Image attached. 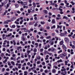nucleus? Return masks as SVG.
<instances>
[{"instance_id": "nucleus-48", "label": "nucleus", "mask_w": 75, "mask_h": 75, "mask_svg": "<svg viewBox=\"0 0 75 75\" xmlns=\"http://www.w3.org/2000/svg\"><path fill=\"white\" fill-rule=\"evenodd\" d=\"M1 56L2 57H3V56H4V54L3 53H1Z\"/></svg>"}, {"instance_id": "nucleus-35", "label": "nucleus", "mask_w": 75, "mask_h": 75, "mask_svg": "<svg viewBox=\"0 0 75 75\" xmlns=\"http://www.w3.org/2000/svg\"><path fill=\"white\" fill-rule=\"evenodd\" d=\"M71 4H72V5H73V6H74V5H75V3H74V2L73 1H71Z\"/></svg>"}, {"instance_id": "nucleus-31", "label": "nucleus", "mask_w": 75, "mask_h": 75, "mask_svg": "<svg viewBox=\"0 0 75 75\" xmlns=\"http://www.w3.org/2000/svg\"><path fill=\"white\" fill-rule=\"evenodd\" d=\"M28 6H23V8H28Z\"/></svg>"}, {"instance_id": "nucleus-47", "label": "nucleus", "mask_w": 75, "mask_h": 75, "mask_svg": "<svg viewBox=\"0 0 75 75\" xmlns=\"http://www.w3.org/2000/svg\"><path fill=\"white\" fill-rule=\"evenodd\" d=\"M16 27V25H13L12 26V28H15Z\"/></svg>"}, {"instance_id": "nucleus-56", "label": "nucleus", "mask_w": 75, "mask_h": 75, "mask_svg": "<svg viewBox=\"0 0 75 75\" xmlns=\"http://www.w3.org/2000/svg\"><path fill=\"white\" fill-rule=\"evenodd\" d=\"M19 59H20V57H18L17 59L16 60L17 61H18Z\"/></svg>"}, {"instance_id": "nucleus-61", "label": "nucleus", "mask_w": 75, "mask_h": 75, "mask_svg": "<svg viewBox=\"0 0 75 75\" xmlns=\"http://www.w3.org/2000/svg\"><path fill=\"white\" fill-rule=\"evenodd\" d=\"M48 13L49 14V16H52V13L51 12H49Z\"/></svg>"}, {"instance_id": "nucleus-32", "label": "nucleus", "mask_w": 75, "mask_h": 75, "mask_svg": "<svg viewBox=\"0 0 75 75\" xmlns=\"http://www.w3.org/2000/svg\"><path fill=\"white\" fill-rule=\"evenodd\" d=\"M37 50L36 48H35L34 50H33V52H37Z\"/></svg>"}, {"instance_id": "nucleus-18", "label": "nucleus", "mask_w": 75, "mask_h": 75, "mask_svg": "<svg viewBox=\"0 0 75 75\" xmlns=\"http://www.w3.org/2000/svg\"><path fill=\"white\" fill-rule=\"evenodd\" d=\"M49 53V52H47V51H45L44 52V54H45V55H46V54H48Z\"/></svg>"}, {"instance_id": "nucleus-57", "label": "nucleus", "mask_w": 75, "mask_h": 75, "mask_svg": "<svg viewBox=\"0 0 75 75\" xmlns=\"http://www.w3.org/2000/svg\"><path fill=\"white\" fill-rule=\"evenodd\" d=\"M22 70H25V67H23L22 68Z\"/></svg>"}, {"instance_id": "nucleus-52", "label": "nucleus", "mask_w": 75, "mask_h": 75, "mask_svg": "<svg viewBox=\"0 0 75 75\" xmlns=\"http://www.w3.org/2000/svg\"><path fill=\"white\" fill-rule=\"evenodd\" d=\"M60 19H61V18H58V17H57L56 18V19L57 20H59Z\"/></svg>"}, {"instance_id": "nucleus-29", "label": "nucleus", "mask_w": 75, "mask_h": 75, "mask_svg": "<svg viewBox=\"0 0 75 75\" xmlns=\"http://www.w3.org/2000/svg\"><path fill=\"white\" fill-rule=\"evenodd\" d=\"M53 28H55V25H54L53 26L51 27V29H53Z\"/></svg>"}, {"instance_id": "nucleus-24", "label": "nucleus", "mask_w": 75, "mask_h": 75, "mask_svg": "<svg viewBox=\"0 0 75 75\" xmlns=\"http://www.w3.org/2000/svg\"><path fill=\"white\" fill-rule=\"evenodd\" d=\"M7 0H6L5 1H4V4H6L7 3Z\"/></svg>"}, {"instance_id": "nucleus-1", "label": "nucleus", "mask_w": 75, "mask_h": 75, "mask_svg": "<svg viewBox=\"0 0 75 75\" xmlns=\"http://www.w3.org/2000/svg\"><path fill=\"white\" fill-rule=\"evenodd\" d=\"M34 10H35V8H34V7H32L30 8V9H28V13H30L31 12V13H33L34 11Z\"/></svg>"}, {"instance_id": "nucleus-51", "label": "nucleus", "mask_w": 75, "mask_h": 75, "mask_svg": "<svg viewBox=\"0 0 75 75\" xmlns=\"http://www.w3.org/2000/svg\"><path fill=\"white\" fill-rule=\"evenodd\" d=\"M15 23H16V24H19V22H17L16 21L15 22Z\"/></svg>"}, {"instance_id": "nucleus-58", "label": "nucleus", "mask_w": 75, "mask_h": 75, "mask_svg": "<svg viewBox=\"0 0 75 75\" xmlns=\"http://www.w3.org/2000/svg\"><path fill=\"white\" fill-rule=\"evenodd\" d=\"M57 16L58 17H61V15H60L59 14H58Z\"/></svg>"}, {"instance_id": "nucleus-55", "label": "nucleus", "mask_w": 75, "mask_h": 75, "mask_svg": "<svg viewBox=\"0 0 75 75\" xmlns=\"http://www.w3.org/2000/svg\"><path fill=\"white\" fill-rule=\"evenodd\" d=\"M30 64H31V63H30V62H28L27 63V65H28V66L30 65Z\"/></svg>"}, {"instance_id": "nucleus-15", "label": "nucleus", "mask_w": 75, "mask_h": 75, "mask_svg": "<svg viewBox=\"0 0 75 75\" xmlns=\"http://www.w3.org/2000/svg\"><path fill=\"white\" fill-rule=\"evenodd\" d=\"M37 42H42V40H40L39 39H38L37 40Z\"/></svg>"}, {"instance_id": "nucleus-17", "label": "nucleus", "mask_w": 75, "mask_h": 75, "mask_svg": "<svg viewBox=\"0 0 75 75\" xmlns=\"http://www.w3.org/2000/svg\"><path fill=\"white\" fill-rule=\"evenodd\" d=\"M52 73H55L56 72V70L55 69H53L52 70Z\"/></svg>"}, {"instance_id": "nucleus-7", "label": "nucleus", "mask_w": 75, "mask_h": 75, "mask_svg": "<svg viewBox=\"0 0 75 75\" xmlns=\"http://www.w3.org/2000/svg\"><path fill=\"white\" fill-rule=\"evenodd\" d=\"M63 43H64V41H63V40H62L59 42L60 45H62V44H63Z\"/></svg>"}, {"instance_id": "nucleus-10", "label": "nucleus", "mask_w": 75, "mask_h": 75, "mask_svg": "<svg viewBox=\"0 0 75 75\" xmlns=\"http://www.w3.org/2000/svg\"><path fill=\"white\" fill-rule=\"evenodd\" d=\"M16 17H13L11 19V21H13V20H16Z\"/></svg>"}, {"instance_id": "nucleus-16", "label": "nucleus", "mask_w": 75, "mask_h": 75, "mask_svg": "<svg viewBox=\"0 0 75 75\" xmlns=\"http://www.w3.org/2000/svg\"><path fill=\"white\" fill-rule=\"evenodd\" d=\"M24 31L25 32H28V31H29V30H28L26 29V28H24Z\"/></svg>"}, {"instance_id": "nucleus-54", "label": "nucleus", "mask_w": 75, "mask_h": 75, "mask_svg": "<svg viewBox=\"0 0 75 75\" xmlns=\"http://www.w3.org/2000/svg\"><path fill=\"white\" fill-rule=\"evenodd\" d=\"M29 25H33V23L31 22H30L29 23Z\"/></svg>"}, {"instance_id": "nucleus-3", "label": "nucleus", "mask_w": 75, "mask_h": 75, "mask_svg": "<svg viewBox=\"0 0 75 75\" xmlns=\"http://www.w3.org/2000/svg\"><path fill=\"white\" fill-rule=\"evenodd\" d=\"M64 40L66 42H69V40L68 38H65Z\"/></svg>"}, {"instance_id": "nucleus-41", "label": "nucleus", "mask_w": 75, "mask_h": 75, "mask_svg": "<svg viewBox=\"0 0 75 75\" xmlns=\"http://www.w3.org/2000/svg\"><path fill=\"white\" fill-rule=\"evenodd\" d=\"M59 56L60 57H62H62H64V56H63V54H60Z\"/></svg>"}, {"instance_id": "nucleus-53", "label": "nucleus", "mask_w": 75, "mask_h": 75, "mask_svg": "<svg viewBox=\"0 0 75 75\" xmlns=\"http://www.w3.org/2000/svg\"><path fill=\"white\" fill-rule=\"evenodd\" d=\"M64 33H62L61 34H60V35L61 36H64Z\"/></svg>"}, {"instance_id": "nucleus-36", "label": "nucleus", "mask_w": 75, "mask_h": 75, "mask_svg": "<svg viewBox=\"0 0 75 75\" xmlns=\"http://www.w3.org/2000/svg\"><path fill=\"white\" fill-rule=\"evenodd\" d=\"M8 22H7V21H5L4 23V24H8Z\"/></svg>"}, {"instance_id": "nucleus-14", "label": "nucleus", "mask_w": 75, "mask_h": 75, "mask_svg": "<svg viewBox=\"0 0 75 75\" xmlns=\"http://www.w3.org/2000/svg\"><path fill=\"white\" fill-rule=\"evenodd\" d=\"M11 64H12L13 65V66H14L15 65V63H14V62L13 61H11Z\"/></svg>"}, {"instance_id": "nucleus-33", "label": "nucleus", "mask_w": 75, "mask_h": 75, "mask_svg": "<svg viewBox=\"0 0 75 75\" xmlns=\"http://www.w3.org/2000/svg\"><path fill=\"white\" fill-rule=\"evenodd\" d=\"M31 53V50H28L27 51V53H28V54H30V53Z\"/></svg>"}, {"instance_id": "nucleus-6", "label": "nucleus", "mask_w": 75, "mask_h": 75, "mask_svg": "<svg viewBox=\"0 0 75 75\" xmlns=\"http://www.w3.org/2000/svg\"><path fill=\"white\" fill-rule=\"evenodd\" d=\"M55 49L53 47H52V52H54V51H55Z\"/></svg>"}, {"instance_id": "nucleus-46", "label": "nucleus", "mask_w": 75, "mask_h": 75, "mask_svg": "<svg viewBox=\"0 0 75 75\" xmlns=\"http://www.w3.org/2000/svg\"><path fill=\"white\" fill-rule=\"evenodd\" d=\"M42 65H45V62H42Z\"/></svg>"}, {"instance_id": "nucleus-4", "label": "nucleus", "mask_w": 75, "mask_h": 75, "mask_svg": "<svg viewBox=\"0 0 75 75\" xmlns=\"http://www.w3.org/2000/svg\"><path fill=\"white\" fill-rule=\"evenodd\" d=\"M63 19H65L66 20H68L69 19V18H68V17H67L66 16H63Z\"/></svg>"}, {"instance_id": "nucleus-21", "label": "nucleus", "mask_w": 75, "mask_h": 75, "mask_svg": "<svg viewBox=\"0 0 75 75\" xmlns=\"http://www.w3.org/2000/svg\"><path fill=\"white\" fill-rule=\"evenodd\" d=\"M21 58H24V54H23V53H21Z\"/></svg>"}, {"instance_id": "nucleus-30", "label": "nucleus", "mask_w": 75, "mask_h": 75, "mask_svg": "<svg viewBox=\"0 0 75 75\" xmlns=\"http://www.w3.org/2000/svg\"><path fill=\"white\" fill-rule=\"evenodd\" d=\"M52 39H50L49 40V43H51V42H52Z\"/></svg>"}, {"instance_id": "nucleus-38", "label": "nucleus", "mask_w": 75, "mask_h": 75, "mask_svg": "<svg viewBox=\"0 0 75 75\" xmlns=\"http://www.w3.org/2000/svg\"><path fill=\"white\" fill-rule=\"evenodd\" d=\"M44 34L43 33L40 32H39L38 33V34L39 35H41V34Z\"/></svg>"}, {"instance_id": "nucleus-37", "label": "nucleus", "mask_w": 75, "mask_h": 75, "mask_svg": "<svg viewBox=\"0 0 75 75\" xmlns=\"http://www.w3.org/2000/svg\"><path fill=\"white\" fill-rule=\"evenodd\" d=\"M45 50H47L48 49V47H47V45H45L44 47Z\"/></svg>"}, {"instance_id": "nucleus-34", "label": "nucleus", "mask_w": 75, "mask_h": 75, "mask_svg": "<svg viewBox=\"0 0 75 75\" xmlns=\"http://www.w3.org/2000/svg\"><path fill=\"white\" fill-rule=\"evenodd\" d=\"M45 73H47V72H49V71L47 70H45Z\"/></svg>"}, {"instance_id": "nucleus-23", "label": "nucleus", "mask_w": 75, "mask_h": 75, "mask_svg": "<svg viewBox=\"0 0 75 75\" xmlns=\"http://www.w3.org/2000/svg\"><path fill=\"white\" fill-rule=\"evenodd\" d=\"M21 38H22V41H25V38H24V36H22V37H21Z\"/></svg>"}, {"instance_id": "nucleus-11", "label": "nucleus", "mask_w": 75, "mask_h": 75, "mask_svg": "<svg viewBox=\"0 0 75 75\" xmlns=\"http://www.w3.org/2000/svg\"><path fill=\"white\" fill-rule=\"evenodd\" d=\"M20 44H22V45H23V46H24L25 45V44H23V42L22 41H21L20 42Z\"/></svg>"}, {"instance_id": "nucleus-8", "label": "nucleus", "mask_w": 75, "mask_h": 75, "mask_svg": "<svg viewBox=\"0 0 75 75\" xmlns=\"http://www.w3.org/2000/svg\"><path fill=\"white\" fill-rule=\"evenodd\" d=\"M43 12L44 13H45V14H47V13H48V11L47 10H44L43 11Z\"/></svg>"}, {"instance_id": "nucleus-28", "label": "nucleus", "mask_w": 75, "mask_h": 75, "mask_svg": "<svg viewBox=\"0 0 75 75\" xmlns=\"http://www.w3.org/2000/svg\"><path fill=\"white\" fill-rule=\"evenodd\" d=\"M40 36H42L40 37V39H41L42 40H43V39H44V37L42 36V35H40Z\"/></svg>"}, {"instance_id": "nucleus-26", "label": "nucleus", "mask_w": 75, "mask_h": 75, "mask_svg": "<svg viewBox=\"0 0 75 75\" xmlns=\"http://www.w3.org/2000/svg\"><path fill=\"white\" fill-rule=\"evenodd\" d=\"M40 24H45V23L44 22V21H40Z\"/></svg>"}, {"instance_id": "nucleus-39", "label": "nucleus", "mask_w": 75, "mask_h": 75, "mask_svg": "<svg viewBox=\"0 0 75 75\" xmlns=\"http://www.w3.org/2000/svg\"><path fill=\"white\" fill-rule=\"evenodd\" d=\"M62 50H60V51H59L58 52V53L59 54H60V53H61V52H62Z\"/></svg>"}, {"instance_id": "nucleus-49", "label": "nucleus", "mask_w": 75, "mask_h": 75, "mask_svg": "<svg viewBox=\"0 0 75 75\" xmlns=\"http://www.w3.org/2000/svg\"><path fill=\"white\" fill-rule=\"evenodd\" d=\"M33 6H34V7H36V5H35V4L34 2H33Z\"/></svg>"}, {"instance_id": "nucleus-19", "label": "nucleus", "mask_w": 75, "mask_h": 75, "mask_svg": "<svg viewBox=\"0 0 75 75\" xmlns=\"http://www.w3.org/2000/svg\"><path fill=\"white\" fill-rule=\"evenodd\" d=\"M24 75H27V74H28V72H27V71H25L24 72Z\"/></svg>"}, {"instance_id": "nucleus-50", "label": "nucleus", "mask_w": 75, "mask_h": 75, "mask_svg": "<svg viewBox=\"0 0 75 75\" xmlns=\"http://www.w3.org/2000/svg\"><path fill=\"white\" fill-rule=\"evenodd\" d=\"M46 28L47 29V30H50V27L49 26H47L46 27Z\"/></svg>"}, {"instance_id": "nucleus-45", "label": "nucleus", "mask_w": 75, "mask_h": 75, "mask_svg": "<svg viewBox=\"0 0 75 75\" xmlns=\"http://www.w3.org/2000/svg\"><path fill=\"white\" fill-rule=\"evenodd\" d=\"M44 50L43 49H41L40 50V51L41 52H42Z\"/></svg>"}, {"instance_id": "nucleus-9", "label": "nucleus", "mask_w": 75, "mask_h": 75, "mask_svg": "<svg viewBox=\"0 0 75 75\" xmlns=\"http://www.w3.org/2000/svg\"><path fill=\"white\" fill-rule=\"evenodd\" d=\"M36 58L37 59L40 60L41 59V57L40 56H38L36 57Z\"/></svg>"}, {"instance_id": "nucleus-44", "label": "nucleus", "mask_w": 75, "mask_h": 75, "mask_svg": "<svg viewBox=\"0 0 75 75\" xmlns=\"http://www.w3.org/2000/svg\"><path fill=\"white\" fill-rule=\"evenodd\" d=\"M53 68H55V69H57V68H58V67L55 66H53Z\"/></svg>"}, {"instance_id": "nucleus-63", "label": "nucleus", "mask_w": 75, "mask_h": 75, "mask_svg": "<svg viewBox=\"0 0 75 75\" xmlns=\"http://www.w3.org/2000/svg\"><path fill=\"white\" fill-rule=\"evenodd\" d=\"M72 48H75V45H73L72 46Z\"/></svg>"}, {"instance_id": "nucleus-43", "label": "nucleus", "mask_w": 75, "mask_h": 75, "mask_svg": "<svg viewBox=\"0 0 75 75\" xmlns=\"http://www.w3.org/2000/svg\"><path fill=\"white\" fill-rule=\"evenodd\" d=\"M7 52H8V53H9V54H10V50H9V49L7 50Z\"/></svg>"}, {"instance_id": "nucleus-59", "label": "nucleus", "mask_w": 75, "mask_h": 75, "mask_svg": "<svg viewBox=\"0 0 75 75\" xmlns=\"http://www.w3.org/2000/svg\"><path fill=\"white\" fill-rule=\"evenodd\" d=\"M4 27H5L6 28H7V27H8V25H4Z\"/></svg>"}, {"instance_id": "nucleus-27", "label": "nucleus", "mask_w": 75, "mask_h": 75, "mask_svg": "<svg viewBox=\"0 0 75 75\" xmlns=\"http://www.w3.org/2000/svg\"><path fill=\"white\" fill-rule=\"evenodd\" d=\"M51 38V36H47V37H46V39H50Z\"/></svg>"}, {"instance_id": "nucleus-64", "label": "nucleus", "mask_w": 75, "mask_h": 75, "mask_svg": "<svg viewBox=\"0 0 75 75\" xmlns=\"http://www.w3.org/2000/svg\"><path fill=\"white\" fill-rule=\"evenodd\" d=\"M40 63V61H38L37 62V64H39Z\"/></svg>"}, {"instance_id": "nucleus-5", "label": "nucleus", "mask_w": 75, "mask_h": 75, "mask_svg": "<svg viewBox=\"0 0 75 75\" xmlns=\"http://www.w3.org/2000/svg\"><path fill=\"white\" fill-rule=\"evenodd\" d=\"M38 22H36L35 24L34 25V27H37L38 25Z\"/></svg>"}, {"instance_id": "nucleus-20", "label": "nucleus", "mask_w": 75, "mask_h": 75, "mask_svg": "<svg viewBox=\"0 0 75 75\" xmlns=\"http://www.w3.org/2000/svg\"><path fill=\"white\" fill-rule=\"evenodd\" d=\"M27 4V2H25L23 3V6H25Z\"/></svg>"}, {"instance_id": "nucleus-12", "label": "nucleus", "mask_w": 75, "mask_h": 75, "mask_svg": "<svg viewBox=\"0 0 75 75\" xmlns=\"http://www.w3.org/2000/svg\"><path fill=\"white\" fill-rule=\"evenodd\" d=\"M52 24H55V20L53 19L52 21Z\"/></svg>"}, {"instance_id": "nucleus-62", "label": "nucleus", "mask_w": 75, "mask_h": 75, "mask_svg": "<svg viewBox=\"0 0 75 75\" xmlns=\"http://www.w3.org/2000/svg\"><path fill=\"white\" fill-rule=\"evenodd\" d=\"M26 65V63H25L23 64V65H22L23 67H24V66H25Z\"/></svg>"}, {"instance_id": "nucleus-2", "label": "nucleus", "mask_w": 75, "mask_h": 75, "mask_svg": "<svg viewBox=\"0 0 75 75\" xmlns=\"http://www.w3.org/2000/svg\"><path fill=\"white\" fill-rule=\"evenodd\" d=\"M66 71V69H61V71H62V72H63V71H64V73H65V74H67V71Z\"/></svg>"}, {"instance_id": "nucleus-13", "label": "nucleus", "mask_w": 75, "mask_h": 75, "mask_svg": "<svg viewBox=\"0 0 75 75\" xmlns=\"http://www.w3.org/2000/svg\"><path fill=\"white\" fill-rule=\"evenodd\" d=\"M72 10L73 11L71 12V13H75V8H72Z\"/></svg>"}, {"instance_id": "nucleus-42", "label": "nucleus", "mask_w": 75, "mask_h": 75, "mask_svg": "<svg viewBox=\"0 0 75 75\" xmlns=\"http://www.w3.org/2000/svg\"><path fill=\"white\" fill-rule=\"evenodd\" d=\"M59 10L60 11H62V9L61 8H58Z\"/></svg>"}, {"instance_id": "nucleus-22", "label": "nucleus", "mask_w": 75, "mask_h": 75, "mask_svg": "<svg viewBox=\"0 0 75 75\" xmlns=\"http://www.w3.org/2000/svg\"><path fill=\"white\" fill-rule=\"evenodd\" d=\"M63 47L64 50H66V49H67V47H66L65 46V45H63Z\"/></svg>"}, {"instance_id": "nucleus-40", "label": "nucleus", "mask_w": 75, "mask_h": 75, "mask_svg": "<svg viewBox=\"0 0 75 75\" xmlns=\"http://www.w3.org/2000/svg\"><path fill=\"white\" fill-rule=\"evenodd\" d=\"M8 65H9V66H10V65H11V63H10V62H8Z\"/></svg>"}, {"instance_id": "nucleus-60", "label": "nucleus", "mask_w": 75, "mask_h": 75, "mask_svg": "<svg viewBox=\"0 0 75 75\" xmlns=\"http://www.w3.org/2000/svg\"><path fill=\"white\" fill-rule=\"evenodd\" d=\"M12 35V34L11 33H10L8 35V37H10V35Z\"/></svg>"}, {"instance_id": "nucleus-25", "label": "nucleus", "mask_w": 75, "mask_h": 75, "mask_svg": "<svg viewBox=\"0 0 75 75\" xmlns=\"http://www.w3.org/2000/svg\"><path fill=\"white\" fill-rule=\"evenodd\" d=\"M35 45H36L35 47L37 48V47H38V43H35Z\"/></svg>"}]
</instances>
